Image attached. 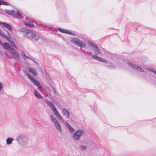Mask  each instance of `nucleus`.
Instances as JSON below:
<instances>
[{
  "label": "nucleus",
  "instance_id": "nucleus-1",
  "mask_svg": "<svg viewBox=\"0 0 156 156\" xmlns=\"http://www.w3.org/2000/svg\"><path fill=\"white\" fill-rule=\"evenodd\" d=\"M27 135L24 133H20L17 135L16 140L18 143L21 146H25L27 145L29 141Z\"/></svg>",
  "mask_w": 156,
  "mask_h": 156
},
{
  "label": "nucleus",
  "instance_id": "nucleus-2",
  "mask_svg": "<svg viewBox=\"0 0 156 156\" xmlns=\"http://www.w3.org/2000/svg\"><path fill=\"white\" fill-rule=\"evenodd\" d=\"M27 76L30 79L31 82L33 83L37 87L38 89L40 90L41 91H44V88L41 86L40 83L38 80L34 78L29 73H27Z\"/></svg>",
  "mask_w": 156,
  "mask_h": 156
},
{
  "label": "nucleus",
  "instance_id": "nucleus-3",
  "mask_svg": "<svg viewBox=\"0 0 156 156\" xmlns=\"http://www.w3.org/2000/svg\"><path fill=\"white\" fill-rule=\"evenodd\" d=\"M87 43L89 44L90 48L94 52L96 55H98L101 53L99 48L95 44L91 41H88Z\"/></svg>",
  "mask_w": 156,
  "mask_h": 156
},
{
  "label": "nucleus",
  "instance_id": "nucleus-4",
  "mask_svg": "<svg viewBox=\"0 0 156 156\" xmlns=\"http://www.w3.org/2000/svg\"><path fill=\"white\" fill-rule=\"evenodd\" d=\"M20 31L22 33V34L24 37L29 39L30 40L32 33H33V31H31L25 28L21 29Z\"/></svg>",
  "mask_w": 156,
  "mask_h": 156
},
{
  "label": "nucleus",
  "instance_id": "nucleus-5",
  "mask_svg": "<svg viewBox=\"0 0 156 156\" xmlns=\"http://www.w3.org/2000/svg\"><path fill=\"white\" fill-rule=\"evenodd\" d=\"M9 52L11 56L14 59L18 62L20 61V56L14 48H13L12 50H10Z\"/></svg>",
  "mask_w": 156,
  "mask_h": 156
},
{
  "label": "nucleus",
  "instance_id": "nucleus-6",
  "mask_svg": "<svg viewBox=\"0 0 156 156\" xmlns=\"http://www.w3.org/2000/svg\"><path fill=\"white\" fill-rule=\"evenodd\" d=\"M127 64L130 67L134 70L140 72H144V70L140 67L133 64V63L128 62Z\"/></svg>",
  "mask_w": 156,
  "mask_h": 156
},
{
  "label": "nucleus",
  "instance_id": "nucleus-7",
  "mask_svg": "<svg viewBox=\"0 0 156 156\" xmlns=\"http://www.w3.org/2000/svg\"><path fill=\"white\" fill-rule=\"evenodd\" d=\"M84 132L81 129H78L76 131L75 133L73 134V138L76 140L80 139V137L84 133Z\"/></svg>",
  "mask_w": 156,
  "mask_h": 156
},
{
  "label": "nucleus",
  "instance_id": "nucleus-8",
  "mask_svg": "<svg viewBox=\"0 0 156 156\" xmlns=\"http://www.w3.org/2000/svg\"><path fill=\"white\" fill-rule=\"evenodd\" d=\"M72 41L76 45L80 47L84 48L86 46L85 42L82 41L78 38H74Z\"/></svg>",
  "mask_w": 156,
  "mask_h": 156
},
{
  "label": "nucleus",
  "instance_id": "nucleus-9",
  "mask_svg": "<svg viewBox=\"0 0 156 156\" xmlns=\"http://www.w3.org/2000/svg\"><path fill=\"white\" fill-rule=\"evenodd\" d=\"M5 12L8 14L11 15L18 18H20V16L17 12L13 10L5 9Z\"/></svg>",
  "mask_w": 156,
  "mask_h": 156
},
{
  "label": "nucleus",
  "instance_id": "nucleus-10",
  "mask_svg": "<svg viewBox=\"0 0 156 156\" xmlns=\"http://www.w3.org/2000/svg\"><path fill=\"white\" fill-rule=\"evenodd\" d=\"M40 39V36L37 32L33 31L30 40L32 41H37Z\"/></svg>",
  "mask_w": 156,
  "mask_h": 156
},
{
  "label": "nucleus",
  "instance_id": "nucleus-11",
  "mask_svg": "<svg viewBox=\"0 0 156 156\" xmlns=\"http://www.w3.org/2000/svg\"><path fill=\"white\" fill-rule=\"evenodd\" d=\"M92 58L93 59L98 61L103 62L105 63H107L108 62L104 59L96 55H93L92 56Z\"/></svg>",
  "mask_w": 156,
  "mask_h": 156
},
{
  "label": "nucleus",
  "instance_id": "nucleus-12",
  "mask_svg": "<svg viewBox=\"0 0 156 156\" xmlns=\"http://www.w3.org/2000/svg\"><path fill=\"white\" fill-rule=\"evenodd\" d=\"M0 25L1 26H3L8 29L11 31H12L13 30V29L11 26L8 23L2 22H0Z\"/></svg>",
  "mask_w": 156,
  "mask_h": 156
},
{
  "label": "nucleus",
  "instance_id": "nucleus-13",
  "mask_svg": "<svg viewBox=\"0 0 156 156\" xmlns=\"http://www.w3.org/2000/svg\"><path fill=\"white\" fill-rule=\"evenodd\" d=\"M29 21H25V24L28 27H34V25L32 23L35 22V20L33 19H31L30 20H29Z\"/></svg>",
  "mask_w": 156,
  "mask_h": 156
},
{
  "label": "nucleus",
  "instance_id": "nucleus-14",
  "mask_svg": "<svg viewBox=\"0 0 156 156\" xmlns=\"http://www.w3.org/2000/svg\"><path fill=\"white\" fill-rule=\"evenodd\" d=\"M44 100L45 102L50 106L51 109L53 111L56 109V107L53 104V103L50 102L48 100L47 98H45Z\"/></svg>",
  "mask_w": 156,
  "mask_h": 156
},
{
  "label": "nucleus",
  "instance_id": "nucleus-15",
  "mask_svg": "<svg viewBox=\"0 0 156 156\" xmlns=\"http://www.w3.org/2000/svg\"><path fill=\"white\" fill-rule=\"evenodd\" d=\"M62 112L65 117L67 119H69L70 113L69 111L66 108H63L62 110Z\"/></svg>",
  "mask_w": 156,
  "mask_h": 156
},
{
  "label": "nucleus",
  "instance_id": "nucleus-16",
  "mask_svg": "<svg viewBox=\"0 0 156 156\" xmlns=\"http://www.w3.org/2000/svg\"><path fill=\"white\" fill-rule=\"evenodd\" d=\"M53 113L56 116L57 118L60 120H62L63 119L62 117L60 115L58 112L56 108L53 111Z\"/></svg>",
  "mask_w": 156,
  "mask_h": 156
},
{
  "label": "nucleus",
  "instance_id": "nucleus-17",
  "mask_svg": "<svg viewBox=\"0 0 156 156\" xmlns=\"http://www.w3.org/2000/svg\"><path fill=\"white\" fill-rule=\"evenodd\" d=\"M2 44L3 45V48L5 49L12 50L13 48L7 42H5L3 44Z\"/></svg>",
  "mask_w": 156,
  "mask_h": 156
},
{
  "label": "nucleus",
  "instance_id": "nucleus-18",
  "mask_svg": "<svg viewBox=\"0 0 156 156\" xmlns=\"http://www.w3.org/2000/svg\"><path fill=\"white\" fill-rule=\"evenodd\" d=\"M28 69L34 76H36L37 75V71L34 68L29 67L28 68Z\"/></svg>",
  "mask_w": 156,
  "mask_h": 156
},
{
  "label": "nucleus",
  "instance_id": "nucleus-19",
  "mask_svg": "<svg viewBox=\"0 0 156 156\" xmlns=\"http://www.w3.org/2000/svg\"><path fill=\"white\" fill-rule=\"evenodd\" d=\"M34 94L39 99L42 98L43 100H44V99H45L36 90H34Z\"/></svg>",
  "mask_w": 156,
  "mask_h": 156
},
{
  "label": "nucleus",
  "instance_id": "nucleus-20",
  "mask_svg": "<svg viewBox=\"0 0 156 156\" xmlns=\"http://www.w3.org/2000/svg\"><path fill=\"white\" fill-rule=\"evenodd\" d=\"M55 127L58 131L60 133L62 132V129L60 125L58 122L55 123L54 124Z\"/></svg>",
  "mask_w": 156,
  "mask_h": 156
},
{
  "label": "nucleus",
  "instance_id": "nucleus-21",
  "mask_svg": "<svg viewBox=\"0 0 156 156\" xmlns=\"http://www.w3.org/2000/svg\"><path fill=\"white\" fill-rule=\"evenodd\" d=\"M3 83L1 82H0V95L3 94L4 91L3 90Z\"/></svg>",
  "mask_w": 156,
  "mask_h": 156
},
{
  "label": "nucleus",
  "instance_id": "nucleus-22",
  "mask_svg": "<svg viewBox=\"0 0 156 156\" xmlns=\"http://www.w3.org/2000/svg\"><path fill=\"white\" fill-rule=\"evenodd\" d=\"M13 140V139L12 138H8L6 140V144L8 145L12 143Z\"/></svg>",
  "mask_w": 156,
  "mask_h": 156
},
{
  "label": "nucleus",
  "instance_id": "nucleus-23",
  "mask_svg": "<svg viewBox=\"0 0 156 156\" xmlns=\"http://www.w3.org/2000/svg\"><path fill=\"white\" fill-rule=\"evenodd\" d=\"M57 29L58 31H60V32H61L62 33H65V34H68L69 33V31L67 30H66L65 29H62L60 28H58Z\"/></svg>",
  "mask_w": 156,
  "mask_h": 156
},
{
  "label": "nucleus",
  "instance_id": "nucleus-24",
  "mask_svg": "<svg viewBox=\"0 0 156 156\" xmlns=\"http://www.w3.org/2000/svg\"><path fill=\"white\" fill-rule=\"evenodd\" d=\"M50 117L52 121L54 123V124L55 123H56L58 122L57 119L53 116L52 115H50Z\"/></svg>",
  "mask_w": 156,
  "mask_h": 156
},
{
  "label": "nucleus",
  "instance_id": "nucleus-25",
  "mask_svg": "<svg viewBox=\"0 0 156 156\" xmlns=\"http://www.w3.org/2000/svg\"><path fill=\"white\" fill-rule=\"evenodd\" d=\"M0 35L3 38L8 40V37L6 36L5 34L3 32L2 30L0 29Z\"/></svg>",
  "mask_w": 156,
  "mask_h": 156
},
{
  "label": "nucleus",
  "instance_id": "nucleus-26",
  "mask_svg": "<svg viewBox=\"0 0 156 156\" xmlns=\"http://www.w3.org/2000/svg\"><path fill=\"white\" fill-rule=\"evenodd\" d=\"M21 55L23 56V58H24V57L28 59H29L30 60H32V59L30 58L29 57L27 56L25 54L24 52L23 51H22L21 52Z\"/></svg>",
  "mask_w": 156,
  "mask_h": 156
},
{
  "label": "nucleus",
  "instance_id": "nucleus-27",
  "mask_svg": "<svg viewBox=\"0 0 156 156\" xmlns=\"http://www.w3.org/2000/svg\"><path fill=\"white\" fill-rule=\"evenodd\" d=\"M48 78L49 79H48V82L49 85L52 89V87H54L52 86V83H51V82H52V80L49 76L48 77Z\"/></svg>",
  "mask_w": 156,
  "mask_h": 156
},
{
  "label": "nucleus",
  "instance_id": "nucleus-28",
  "mask_svg": "<svg viewBox=\"0 0 156 156\" xmlns=\"http://www.w3.org/2000/svg\"><path fill=\"white\" fill-rule=\"evenodd\" d=\"M1 5H8L9 4L8 3L4 1L3 0H1Z\"/></svg>",
  "mask_w": 156,
  "mask_h": 156
},
{
  "label": "nucleus",
  "instance_id": "nucleus-29",
  "mask_svg": "<svg viewBox=\"0 0 156 156\" xmlns=\"http://www.w3.org/2000/svg\"><path fill=\"white\" fill-rule=\"evenodd\" d=\"M79 148L81 151H83L86 149V147L84 146H80L79 147Z\"/></svg>",
  "mask_w": 156,
  "mask_h": 156
},
{
  "label": "nucleus",
  "instance_id": "nucleus-30",
  "mask_svg": "<svg viewBox=\"0 0 156 156\" xmlns=\"http://www.w3.org/2000/svg\"><path fill=\"white\" fill-rule=\"evenodd\" d=\"M148 70L154 73L156 75V70L152 68H148Z\"/></svg>",
  "mask_w": 156,
  "mask_h": 156
},
{
  "label": "nucleus",
  "instance_id": "nucleus-31",
  "mask_svg": "<svg viewBox=\"0 0 156 156\" xmlns=\"http://www.w3.org/2000/svg\"><path fill=\"white\" fill-rule=\"evenodd\" d=\"M148 70L154 73L156 75V70L152 68H148Z\"/></svg>",
  "mask_w": 156,
  "mask_h": 156
},
{
  "label": "nucleus",
  "instance_id": "nucleus-32",
  "mask_svg": "<svg viewBox=\"0 0 156 156\" xmlns=\"http://www.w3.org/2000/svg\"><path fill=\"white\" fill-rule=\"evenodd\" d=\"M68 128L71 133H73L74 131V129L71 126L68 127Z\"/></svg>",
  "mask_w": 156,
  "mask_h": 156
},
{
  "label": "nucleus",
  "instance_id": "nucleus-33",
  "mask_svg": "<svg viewBox=\"0 0 156 156\" xmlns=\"http://www.w3.org/2000/svg\"><path fill=\"white\" fill-rule=\"evenodd\" d=\"M9 42L12 46H14L15 48H16L15 46V44L13 41H9Z\"/></svg>",
  "mask_w": 156,
  "mask_h": 156
},
{
  "label": "nucleus",
  "instance_id": "nucleus-34",
  "mask_svg": "<svg viewBox=\"0 0 156 156\" xmlns=\"http://www.w3.org/2000/svg\"><path fill=\"white\" fill-rule=\"evenodd\" d=\"M65 125H66V126H67V128H68V127H69V126H71L69 124V123H68V122H67V121H66L65 122Z\"/></svg>",
  "mask_w": 156,
  "mask_h": 156
},
{
  "label": "nucleus",
  "instance_id": "nucleus-35",
  "mask_svg": "<svg viewBox=\"0 0 156 156\" xmlns=\"http://www.w3.org/2000/svg\"><path fill=\"white\" fill-rule=\"evenodd\" d=\"M52 90H53V92L54 93V94L55 95L56 93V90H55L54 87H52Z\"/></svg>",
  "mask_w": 156,
  "mask_h": 156
},
{
  "label": "nucleus",
  "instance_id": "nucleus-36",
  "mask_svg": "<svg viewBox=\"0 0 156 156\" xmlns=\"http://www.w3.org/2000/svg\"><path fill=\"white\" fill-rule=\"evenodd\" d=\"M37 26H38V25H39V27L40 26L41 27H42V24L40 22H37Z\"/></svg>",
  "mask_w": 156,
  "mask_h": 156
},
{
  "label": "nucleus",
  "instance_id": "nucleus-37",
  "mask_svg": "<svg viewBox=\"0 0 156 156\" xmlns=\"http://www.w3.org/2000/svg\"><path fill=\"white\" fill-rule=\"evenodd\" d=\"M68 34H70L73 36H74L75 35V34L74 33L71 32L69 31V33Z\"/></svg>",
  "mask_w": 156,
  "mask_h": 156
},
{
  "label": "nucleus",
  "instance_id": "nucleus-38",
  "mask_svg": "<svg viewBox=\"0 0 156 156\" xmlns=\"http://www.w3.org/2000/svg\"><path fill=\"white\" fill-rule=\"evenodd\" d=\"M105 66H107V67H108V68H112V67H113V66H109V65H105Z\"/></svg>",
  "mask_w": 156,
  "mask_h": 156
},
{
  "label": "nucleus",
  "instance_id": "nucleus-39",
  "mask_svg": "<svg viewBox=\"0 0 156 156\" xmlns=\"http://www.w3.org/2000/svg\"><path fill=\"white\" fill-rule=\"evenodd\" d=\"M85 52L87 53L88 54H92V53L91 52Z\"/></svg>",
  "mask_w": 156,
  "mask_h": 156
},
{
  "label": "nucleus",
  "instance_id": "nucleus-40",
  "mask_svg": "<svg viewBox=\"0 0 156 156\" xmlns=\"http://www.w3.org/2000/svg\"><path fill=\"white\" fill-rule=\"evenodd\" d=\"M31 60L34 61L35 63H37L34 60L32 59Z\"/></svg>",
  "mask_w": 156,
  "mask_h": 156
},
{
  "label": "nucleus",
  "instance_id": "nucleus-41",
  "mask_svg": "<svg viewBox=\"0 0 156 156\" xmlns=\"http://www.w3.org/2000/svg\"><path fill=\"white\" fill-rule=\"evenodd\" d=\"M0 44H2V41L0 39Z\"/></svg>",
  "mask_w": 156,
  "mask_h": 156
},
{
  "label": "nucleus",
  "instance_id": "nucleus-42",
  "mask_svg": "<svg viewBox=\"0 0 156 156\" xmlns=\"http://www.w3.org/2000/svg\"><path fill=\"white\" fill-rule=\"evenodd\" d=\"M135 30L136 31V30H138V29H137V28H135Z\"/></svg>",
  "mask_w": 156,
  "mask_h": 156
},
{
  "label": "nucleus",
  "instance_id": "nucleus-43",
  "mask_svg": "<svg viewBox=\"0 0 156 156\" xmlns=\"http://www.w3.org/2000/svg\"><path fill=\"white\" fill-rule=\"evenodd\" d=\"M108 53H109V55H111V53H110V52H108Z\"/></svg>",
  "mask_w": 156,
  "mask_h": 156
},
{
  "label": "nucleus",
  "instance_id": "nucleus-44",
  "mask_svg": "<svg viewBox=\"0 0 156 156\" xmlns=\"http://www.w3.org/2000/svg\"><path fill=\"white\" fill-rule=\"evenodd\" d=\"M154 120L155 121V122H156V117L155 118V119H154Z\"/></svg>",
  "mask_w": 156,
  "mask_h": 156
}]
</instances>
